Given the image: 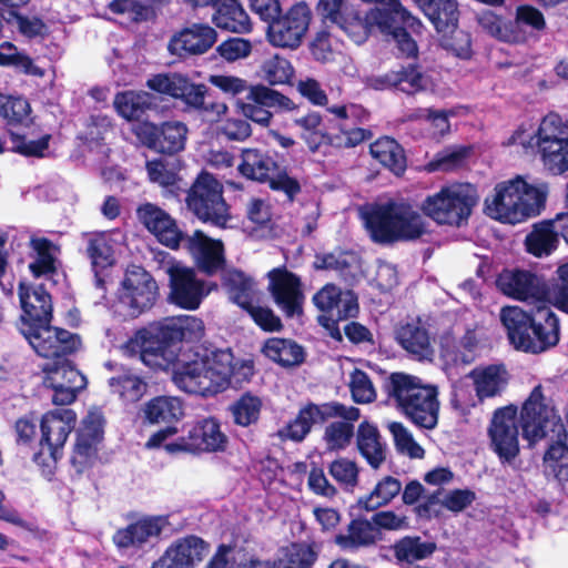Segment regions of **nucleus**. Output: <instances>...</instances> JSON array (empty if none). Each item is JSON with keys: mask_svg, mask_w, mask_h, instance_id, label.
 <instances>
[{"mask_svg": "<svg viewBox=\"0 0 568 568\" xmlns=\"http://www.w3.org/2000/svg\"><path fill=\"white\" fill-rule=\"evenodd\" d=\"M109 386L124 403L139 402L146 392L148 384L138 375L125 372L109 379Z\"/></svg>", "mask_w": 568, "mask_h": 568, "instance_id": "58", "label": "nucleus"}, {"mask_svg": "<svg viewBox=\"0 0 568 568\" xmlns=\"http://www.w3.org/2000/svg\"><path fill=\"white\" fill-rule=\"evenodd\" d=\"M181 246L195 258L197 268L209 276L225 265L223 242L209 237L202 230H195L192 235L183 232Z\"/></svg>", "mask_w": 568, "mask_h": 568, "instance_id": "27", "label": "nucleus"}, {"mask_svg": "<svg viewBox=\"0 0 568 568\" xmlns=\"http://www.w3.org/2000/svg\"><path fill=\"white\" fill-rule=\"evenodd\" d=\"M320 551L321 546L315 541H294L282 548L275 565L277 568H313Z\"/></svg>", "mask_w": 568, "mask_h": 568, "instance_id": "48", "label": "nucleus"}, {"mask_svg": "<svg viewBox=\"0 0 568 568\" xmlns=\"http://www.w3.org/2000/svg\"><path fill=\"white\" fill-rule=\"evenodd\" d=\"M143 418L149 424L172 423L184 415L182 402L178 397L156 396L143 406Z\"/></svg>", "mask_w": 568, "mask_h": 568, "instance_id": "51", "label": "nucleus"}, {"mask_svg": "<svg viewBox=\"0 0 568 568\" xmlns=\"http://www.w3.org/2000/svg\"><path fill=\"white\" fill-rule=\"evenodd\" d=\"M438 33L456 32L459 8L456 0H415Z\"/></svg>", "mask_w": 568, "mask_h": 568, "instance_id": "37", "label": "nucleus"}, {"mask_svg": "<svg viewBox=\"0 0 568 568\" xmlns=\"http://www.w3.org/2000/svg\"><path fill=\"white\" fill-rule=\"evenodd\" d=\"M556 274L548 290L535 273L526 270L501 274L498 285L506 295L519 301H542L549 294L554 305L568 314V262L560 265Z\"/></svg>", "mask_w": 568, "mask_h": 568, "instance_id": "10", "label": "nucleus"}, {"mask_svg": "<svg viewBox=\"0 0 568 568\" xmlns=\"http://www.w3.org/2000/svg\"><path fill=\"white\" fill-rule=\"evenodd\" d=\"M476 197L457 186H443L435 194L426 196L420 210L438 225L460 227L467 224L476 205Z\"/></svg>", "mask_w": 568, "mask_h": 568, "instance_id": "14", "label": "nucleus"}, {"mask_svg": "<svg viewBox=\"0 0 568 568\" xmlns=\"http://www.w3.org/2000/svg\"><path fill=\"white\" fill-rule=\"evenodd\" d=\"M478 23L490 36L499 40L516 43L525 39L521 32L511 31L509 20L506 21L503 17L497 16L490 10H486L478 16Z\"/></svg>", "mask_w": 568, "mask_h": 568, "instance_id": "59", "label": "nucleus"}, {"mask_svg": "<svg viewBox=\"0 0 568 568\" xmlns=\"http://www.w3.org/2000/svg\"><path fill=\"white\" fill-rule=\"evenodd\" d=\"M314 305L323 313L321 316H339L345 312L347 304L354 306L352 318L359 313L358 297L352 290L343 291L333 283L324 285L313 296Z\"/></svg>", "mask_w": 568, "mask_h": 568, "instance_id": "34", "label": "nucleus"}, {"mask_svg": "<svg viewBox=\"0 0 568 568\" xmlns=\"http://www.w3.org/2000/svg\"><path fill=\"white\" fill-rule=\"evenodd\" d=\"M223 193V184L214 174L203 170L187 191L185 202L199 221L225 230L231 226L233 216Z\"/></svg>", "mask_w": 568, "mask_h": 568, "instance_id": "11", "label": "nucleus"}, {"mask_svg": "<svg viewBox=\"0 0 568 568\" xmlns=\"http://www.w3.org/2000/svg\"><path fill=\"white\" fill-rule=\"evenodd\" d=\"M490 448L499 460L511 463L520 452L518 408L514 404L497 408L490 419L488 429Z\"/></svg>", "mask_w": 568, "mask_h": 568, "instance_id": "18", "label": "nucleus"}, {"mask_svg": "<svg viewBox=\"0 0 568 568\" xmlns=\"http://www.w3.org/2000/svg\"><path fill=\"white\" fill-rule=\"evenodd\" d=\"M159 286L153 275L143 266L130 264L121 282L119 303L126 315L136 318L150 311L159 298Z\"/></svg>", "mask_w": 568, "mask_h": 568, "instance_id": "16", "label": "nucleus"}, {"mask_svg": "<svg viewBox=\"0 0 568 568\" xmlns=\"http://www.w3.org/2000/svg\"><path fill=\"white\" fill-rule=\"evenodd\" d=\"M388 429L393 435L395 447L398 453L406 454L410 458H423L425 455L424 448L416 443L413 435L399 422H392Z\"/></svg>", "mask_w": 568, "mask_h": 568, "instance_id": "61", "label": "nucleus"}, {"mask_svg": "<svg viewBox=\"0 0 568 568\" xmlns=\"http://www.w3.org/2000/svg\"><path fill=\"white\" fill-rule=\"evenodd\" d=\"M328 473L333 479L346 490H353L358 484L359 469L357 464L347 458H337L328 466Z\"/></svg>", "mask_w": 568, "mask_h": 568, "instance_id": "62", "label": "nucleus"}, {"mask_svg": "<svg viewBox=\"0 0 568 568\" xmlns=\"http://www.w3.org/2000/svg\"><path fill=\"white\" fill-rule=\"evenodd\" d=\"M170 288L171 303L189 311L197 310L206 295L204 281L199 280L194 270L187 267L170 268Z\"/></svg>", "mask_w": 568, "mask_h": 568, "instance_id": "28", "label": "nucleus"}, {"mask_svg": "<svg viewBox=\"0 0 568 568\" xmlns=\"http://www.w3.org/2000/svg\"><path fill=\"white\" fill-rule=\"evenodd\" d=\"M114 106L129 121H140L149 110L155 109L156 98L146 91H123L116 93Z\"/></svg>", "mask_w": 568, "mask_h": 568, "instance_id": "45", "label": "nucleus"}, {"mask_svg": "<svg viewBox=\"0 0 568 568\" xmlns=\"http://www.w3.org/2000/svg\"><path fill=\"white\" fill-rule=\"evenodd\" d=\"M320 13L343 30L357 44L365 42L369 36V24L375 23L379 30L390 36L398 55L417 58L418 45L407 28L419 27L420 22L406 10L399 0H392V9H377L368 16L344 3V0H318Z\"/></svg>", "mask_w": 568, "mask_h": 568, "instance_id": "2", "label": "nucleus"}, {"mask_svg": "<svg viewBox=\"0 0 568 568\" xmlns=\"http://www.w3.org/2000/svg\"><path fill=\"white\" fill-rule=\"evenodd\" d=\"M469 376L474 381L476 396L479 400L500 395L508 384V374L501 364L475 368Z\"/></svg>", "mask_w": 568, "mask_h": 568, "instance_id": "42", "label": "nucleus"}, {"mask_svg": "<svg viewBox=\"0 0 568 568\" xmlns=\"http://www.w3.org/2000/svg\"><path fill=\"white\" fill-rule=\"evenodd\" d=\"M364 220L369 239L379 245L413 242L427 232L423 216L412 205L395 201L374 205Z\"/></svg>", "mask_w": 568, "mask_h": 568, "instance_id": "5", "label": "nucleus"}, {"mask_svg": "<svg viewBox=\"0 0 568 568\" xmlns=\"http://www.w3.org/2000/svg\"><path fill=\"white\" fill-rule=\"evenodd\" d=\"M555 220H542L531 225L525 237L526 251L535 257L549 256L559 244V232Z\"/></svg>", "mask_w": 568, "mask_h": 568, "instance_id": "41", "label": "nucleus"}, {"mask_svg": "<svg viewBox=\"0 0 568 568\" xmlns=\"http://www.w3.org/2000/svg\"><path fill=\"white\" fill-rule=\"evenodd\" d=\"M471 153V146L449 145L438 151L425 165V170L433 172H453L466 164Z\"/></svg>", "mask_w": 568, "mask_h": 568, "instance_id": "55", "label": "nucleus"}, {"mask_svg": "<svg viewBox=\"0 0 568 568\" xmlns=\"http://www.w3.org/2000/svg\"><path fill=\"white\" fill-rule=\"evenodd\" d=\"M18 295L22 310L20 332L37 328L43 324H50L53 318V305L51 294L44 284L31 285L20 282Z\"/></svg>", "mask_w": 568, "mask_h": 568, "instance_id": "25", "label": "nucleus"}, {"mask_svg": "<svg viewBox=\"0 0 568 568\" xmlns=\"http://www.w3.org/2000/svg\"><path fill=\"white\" fill-rule=\"evenodd\" d=\"M22 335L39 356L55 362L74 354L82 344L79 334L52 326L51 323L26 329Z\"/></svg>", "mask_w": 568, "mask_h": 568, "instance_id": "20", "label": "nucleus"}, {"mask_svg": "<svg viewBox=\"0 0 568 568\" xmlns=\"http://www.w3.org/2000/svg\"><path fill=\"white\" fill-rule=\"evenodd\" d=\"M437 544L433 540H424L418 535H406L390 546V550L397 565H418V561L430 558L437 551Z\"/></svg>", "mask_w": 568, "mask_h": 568, "instance_id": "38", "label": "nucleus"}, {"mask_svg": "<svg viewBox=\"0 0 568 568\" xmlns=\"http://www.w3.org/2000/svg\"><path fill=\"white\" fill-rule=\"evenodd\" d=\"M246 100L272 111L291 110L294 108V103L288 97L263 84L251 85Z\"/></svg>", "mask_w": 568, "mask_h": 568, "instance_id": "60", "label": "nucleus"}, {"mask_svg": "<svg viewBox=\"0 0 568 568\" xmlns=\"http://www.w3.org/2000/svg\"><path fill=\"white\" fill-rule=\"evenodd\" d=\"M369 153L384 169L395 176H403L407 170L405 149L394 138L384 135L371 143Z\"/></svg>", "mask_w": 568, "mask_h": 568, "instance_id": "39", "label": "nucleus"}, {"mask_svg": "<svg viewBox=\"0 0 568 568\" xmlns=\"http://www.w3.org/2000/svg\"><path fill=\"white\" fill-rule=\"evenodd\" d=\"M316 423H325L321 404L308 402L284 428L278 430V436L300 443L310 434L312 426Z\"/></svg>", "mask_w": 568, "mask_h": 568, "instance_id": "47", "label": "nucleus"}, {"mask_svg": "<svg viewBox=\"0 0 568 568\" xmlns=\"http://www.w3.org/2000/svg\"><path fill=\"white\" fill-rule=\"evenodd\" d=\"M2 131L3 133L0 135V154L12 152L27 158H42L44 151L49 148L50 135L27 141L26 134L18 131L6 128Z\"/></svg>", "mask_w": 568, "mask_h": 568, "instance_id": "50", "label": "nucleus"}, {"mask_svg": "<svg viewBox=\"0 0 568 568\" xmlns=\"http://www.w3.org/2000/svg\"><path fill=\"white\" fill-rule=\"evenodd\" d=\"M358 261V255L353 250L336 246L331 252L316 253L313 267L316 271H335L341 274H347L357 266Z\"/></svg>", "mask_w": 568, "mask_h": 568, "instance_id": "52", "label": "nucleus"}, {"mask_svg": "<svg viewBox=\"0 0 568 568\" xmlns=\"http://www.w3.org/2000/svg\"><path fill=\"white\" fill-rule=\"evenodd\" d=\"M0 116L6 121V129L29 128L31 124V105L22 97H0Z\"/></svg>", "mask_w": 568, "mask_h": 568, "instance_id": "54", "label": "nucleus"}, {"mask_svg": "<svg viewBox=\"0 0 568 568\" xmlns=\"http://www.w3.org/2000/svg\"><path fill=\"white\" fill-rule=\"evenodd\" d=\"M103 417L90 413L83 418L81 427L77 432L75 444L70 463L77 474L81 475L92 468L98 459L99 445L104 437Z\"/></svg>", "mask_w": 568, "mask_h": 568, "instance_id": "22", "label": "nucleus"}, {"mask_svg": "<svg viewBox=\"0 0 568 568\" xmlns=\"http://www.w3.org/2000/svg\"><path fill=\"white\" fill-rule=\"evenodd\" d=\"M523 436L530 444L548 436L549 432L556 437L566 436V427L556 415L554 407L546 404L542 386L532 388L524 402L519 417Z\"/></svg>", "mask_w": 568, "mask_h": 568, "instance_id": "15", "label": "nucleus"}, {"mask_svg": "<svg viewBox=\"0 0 568 568\" xmlns=\"http://www.w3.org/2000/svg\"><path fill=\"white\" fill-rule=\"evenodd\" d=\"M500 322L509 344L523 353L541 354L555 347L560 339L559 320L547 305L529 312L519 306H505L500 311Z\"/></svg>", "mask_w": 568, "mask_h": 568, "instance_id": "4", "label": "nucleus"}, {"mask_svg": "<svg viewBox=\"0 0 568 568\" xmlns=\"http://www.w3.org/2000/svg\"><path fill=\"white\" fill-rule=\"evenodd\" d=\"M136 217L158 241L171 250H179L183 241V231L176 221L159 205L145 202L138 206Z\"/></svg>", "mask_w": 568, "mask_h": 568, "instance_id": "26", "label": "nucleus"}, {"mask_svg": "<svg viewBox=\"0 0 568 568\" xmlns=\"http://www.w3.org/2000/svg\"><path fill=\"white\" fill-rule=\"evenodd\" d=\"M491 196L485 200V213L501 223L517 224L540 214L546 204V192L529 184L524 178L498 183Z\"/></svg>", "mask_w": 568, "mask_h": 568, "instance_id": "7", "label": "nucleus"}, {"mask_svg": "<svg viewBox=\"0 0 568 568\" xmlns=\"http://www.w3.org/2000/svg\"><path fill=\"white\" fill-rule=\"evenodd\" d=\"M109 9L116 14H128L133 22L146 21L153 14L148 0H113Z\"/></svg>", "mask_w": 568, "mask_h": 568, "instance_id": "64", "label": "nucleus"}, {"mask_svg": "<svg viewBox=\"0 0 568 568\" xmlns=\"http://www.w3.org/2000/svg\"><path fill=\"white\" fill-rule=\"evenodd\" d=\"M187 126L181 121H165L161 124L141 122L135 134L141 143L158 153L173 155L184 150Z\"/></svg>", "mask_w": 568, "mask_h": 568, "instance_id": "21", "label": "nucleus"}, {"mask_svg": "<svg viewBox=\"0 0 568 568\" xmlns=\"http://www.w3.org/2000/svg\"><path fill=\"white\" fill-rule=\"evenodd\" d=\"M168 524L165 516H144L118 529L113 535V542L118 548H141L152 539H159Z\"/></svg>", "mask_w": 568, "mask_h": 568, "instance_id": "31", "label": "nucleus"}, {"mask_svg": "<svg viewBox=\"0 0 568 568\" xmlns=\"http://www.w3.org/2000/svg\"><path fill=\"white\" fill-rule=\"evenodd\" d=\"M146 87L161 95L182 101L189 110L201 113L214 112L217 115L227 110L225 103L212 99V93L205 84L195 83L179 72L153 74L146 80Z\"/></svg>", "mask_w": 568, "mask_h": 568, "instance_id": "13", "label": "nucleus"}, {"mask_svg": "<svg viewBox=\"0 0 568 568\" xmlns=\"http://www.w3.org/2000/svg\"><path fill=\"white\" fill-rule=\"evenodd\" d=\"M262 408V398L247 390L242 393L227 406V413L234 425L251 428L258 424Z\"/></svg>", "mask_w": 568, "mask_h": 568, "instance_id": "49", "label": "nucleus"}, {"mask_svg": "<svg viewBox=\"0 0 568 568\" xmlns=\"http://www.w3.org/2000/svg\"><path fill=\"white\" fill-rule=\"evenodd\" d=\"M566 436L557 437L544 456V468L547 476H552L560 483L568 481V446Z\"/></svg>", "mask_w": 568, "mask_h": 568, "instance_id": "57", "label": "nucleus"}, {"mask_svg": "<svg viewBox=\"0 0 568 568\" xmlns=\"http://www.w3.org/2000/svg\"><path fill=\"white\" fill-rule=\"evenodd\" d=\"M333 115L326 123L318 112L312 111L294 120L302 129L301 139L311 154H326L329 148L348 149L372 139L369 129L357 124L368 119V112L361 105H333L327 108Z\"/></svg>", "mask_w": 568, "mask_h": 568, "instance_id": "3", "label": "nucleus"}, {"mask_svg": "<svg viewBox=\"0 0 568 568\" xmlns=\"http://www.w3.org/2000/svg\"><path fill=\"white\" fill-rule=\"evenodd\" d=\"M264 355L282 367L300 366L305 361V351L291 338L271 337L263 346Z\"/></svg>", "mask_w": 568, "mask_h": 568, "instance_id": "46", "label": "nucleus"}, {"mask_svg": "<svg viewBox=\"0 0 568 568\" xmlns=\"http://www.w3.org/2000/svg\"><path fill=\"white\" fill-rule=\"evenodd\" d=\"M356 444L359 454L367 464L378 469L386 459V447L381 442L378 428L367 420H363L357 428Z\"/></svg>", "mask_w": 568, "mask_h": 568, "instance_id": "44", "label": "nucleus"}, {"mask_svg": "<svg viewBox=\"0 0 568 568\" xmlns=\"http://www.w3.org/2000/svg\"><path fill=\"white\" fill-rule=\"evenodd\" d=\"M205 336V324L193 315L166 317L138 329L124 348L139 354L152 369L173 371V382L182 390L203 397L214 396V385L196 344Z\"/></svg>", "mask_w": 568, "mask_h": 568, "instance_id": "1", "label": "nucleus"}, {"mask_svg": "<svg viewBox=\"0 0 568 568\" xmlns=\"http://www.w3.org/2000/svg\"><path fill=\"white\" fill-rule=\"evenodd\" d=\"M200 348L201 357L205 364L206 373L209 374L216 395L227 389V383L225 379L227 374L231 373L232 362L234 354L230 347L217 348L212 345H197Z\"/></svg>", "mask_w": 568, "mask_h": 568, "instance_id": "36", "label": "nucleus"}, {"mask_svg": "<svg viewBox=\"0 0 568 568\" xmlns=\"http://www.w3.org/2000/svg\"><path fill=\"white\" fill-rule=\"evenodd\" d=\"M275 155L257 148L243 149L239 173L246 180L267 184L272 191L283 193L292 203L302 193V181L287 165L281 164Z\"/></svg>", "mask_w": 568, "mask_h": 568, "instance_id": "8", "label": "nucleus"}, {"mask_svg": "<svg viewBox=\"0 0 568 568\" xmlns=\"http://www.w3.org/2000/svg\"><path fill=\"white\" fill-rule=\"evenodd\" d=\"M77 423V414L71 408H55L44 413L40 419V440L32 455V462L41 474L51 478L63 457L68 437Z\"/></svg>", "mask_w": 568, "mask_h": 568, "instance_id": "9", "label": "nucleus"}, {"mask_svg": "<svg viewBox=\"0 0 568 568\" xmlns=\"http://www.w3.org/2000/svg\"><path fill=\"white\" fill-rule=\"evenodd\" d=\"M529 145L545 171L551 175L568 172V121L555 112L545 115L537 131L531 135Z\"/></svg>", "mask_w": 568, "mask_h": 568, "instance_id": "12", "label": "nucleus"}, {"mask_svg": "<svg viewBox=\"0 0 568 568\" xmlns=\"http://www.w3.org/2000/svg\"><path fill=\"white\" fill-rule=\"evenodd\" d=\"M230 300L242 310L253 303V280L240 270L229 271L223 283Z\"/></svg>", "mask_w": 568, "mask_h": 568, "instance_id": "56", "label": "nucleus"}, {"mask_svg": "<svg viewBox=\"0 0 568 568\" xmlns=\"http://www.w3.org/2000/svg\"><path fill=\"white\" fill-rule=\"evenodd\" d=\"M349 389L352 398L357 404H368L376 399V392L369 375L355 368L351 373Z\"/></svg>", "mask_w": 568, "mask_h": 568, "instance_id": "63", "label": "nucleus"}, {"mask_svg": "<svg viewBox=\"0 0 568 568\" xmlns=\"http://www.w3.org/2000/svg\"><path fill=\"white\" fill-rule=\"evenodd\" d=\"M400 491L402 483L399 479L387 475L377 481L368 495L361 497L357 505L366 511H375L387 506Z\"/></svg>", "mask_w": 568, "mask_h": 568, "instance_id": "53", "label": "nucleus"}, {"mask_svg": "<svg viewBox=\"0 0 568 568\" xmlns=\"http://www.w3.org/2000/svg\"><path fill=\"white\" fill-rule=\"evenodd\" d=\"M438 388L423 384L420 378L405 373H392L388 381V395L397 409L416 427L433 430L438 425Z\"/></svg>", "mask_w": 568, "mask_h": 568, "instance_id": "6", "label": "nucleus"}, {"mask_svg": "<svg viewBox=\"0 0 568 568\" xmlns=\"http://www.w3.org/2000/svg\"><path fill=\"white\" fill-rule=\"evenodd\" d=\"M226 447L227 437L221 430V425L214 417H207L195 423L186 435L164 445V449L170 454L215 453L224 452Z\"/></svg>", "mask_w": 568, "mask_h": 568, "instance_id": "19", "label": "nucleus"}, {"mask_svg": "<svg viewBox=\"0 0 568 568\" xmlns=\"http://www.w3.org/2000/svg\"><path fill=\"white\" fill-rule=\"evenodd\" d=\"M209 544L201 537L187 535L176 539L164 554L152 564V568H193L203 560Z\"/></svg>", "mask_w": 568, "mask_h": 568, "instance_id": "30", "label": "nucleus"}, {"mask_svg": "<svg viewBox=\"0 0 568 568\" xmlns=\"http://www.w3.org/2000/svg\"><path fill=\"white\" fill-rule=\"evenodd\" d=\"M212 21L216 28L233 32L247 33L252 30L248 14L239 0H223L214 8Z\"/></svg>", "mask_w": 568, "mask_h": 568, "instance_id": "43", "label": "nucleus"}, {"mask_svg": "<svg viewBox=\"0 0 568 568\" xmlns=\"http://www.w3.org/2000/svg\"><path fill=\"white\" fill-rule=\"evenodd\" d=\"M216 38L215 29L207 23H192L171 37L168 49L171 54L185 59L207 52Z\"/></svg>", "mask_w": 568, "mask_h": 568, "instance_id": "29", "label": "nucleus"}, {"mask_svg": "<svg viewBox=\"0 0 568 568\" xmlns=\"http://www.w3.org/2000/svg\"><path fill=\"white\" fill-rule=\"evenodd\" d=\"M85 254L90 260L97 288H105L106 271L115 264L114 250L105 232L84 234Z\"/></svg>", "mask_w": 568, "mask_h": 568, "instance_id": "33", "label": "nucleus"}, {"mask_svg": "<svg viewBox=\"0 0 568 568\" xmlns=\"http://www.w3.org/2000/svg\"><path fill=\"white\" fill-rule=\"evenodd\" d=\"M313 18L310 6L297 2L280 13L267 26V40L277 48L295 50L301 47Z\"/></svg>", "mask_w": 568, "mask_h": 568, "instance_id": "17", "label": "nucleus"}, {"mask_svg": "<svg viewBox=\"0 0 568 568\" xmlns=\"http://www.w3.org/2000/svg\"><path fill=\"white\" fill-rule=\"evenodd\" d=\"M378 540H381V534L376 532L372 518L364 517L353 518L347 525L346 532L336 534L334 537V544L343 550L369 548Z\"/></svg>", "mask_w": 568, "mask_h": 568, "instance_id": "35", "label": "nucleus"}, {"mask_svg": "<svg viewBox=\"0 0 568 568\" xmlns=\"http://www.w3.org/2000/svg\"><path fill=\"white\" fill-rule=\"evenodd\" d=\"M267 276L268 291L283 314L287 318L303 315L305 296L300 276L285 266L271 270Z\"/></svg>", "mask_w": 568, "mask_h": 568, "instance_id": "23", "label": "nucleus"}, {"mask_svg": "<svg viewBox=\"0 0 568 568\" xmlns=\"http://www.w3.org/2000/svg\"><path fill=\"white\" fill-rule=\"evenodd\" d=\"M30 257L28 265L30 274L34 278H53L58 275L60 267V245L45 236H31L29 241Z\"/></svg>", "mask_w": 568, "mask_h": 568, "instance_id": "32", "label": "nucleus"}, {"mask_svg": "<svg viewBox=\"0 0 568 568\" xmlns=\"http://www.w3.org/2000/svg\"><path fill=\"white\" fill-rule=\"evenodd\" d=\"M397 343L417 359H430L434 349L427 328L419 321L400 325L396 329Z\"/></svg>", "mask_w": 568, "mask_h": 568, "instance_id": "40", "label": "nucleus"}, {"mask_svg": "<svg viewBox=\"0 0 568 568\" xmlns=\"http://www.w3.org/2000/svg\"><path fill=\"white\" fill-rule=\"evenodd\" d=\"M368 88L376 91L400 92L408 97L416 95L427 89V77L423 67L416 62L400 64L383 74L367 78Z\"/></svg>", "mask_w": 568, "mask_h": 568, "instance_id": "24", "label": "nucleus"}]
</instances>
